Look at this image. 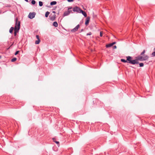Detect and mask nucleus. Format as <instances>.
<instances>
[{
    "instance_id": "10",
    "label": "nucleus",
    "mask_w": 155,
    "mask_h": 155,
    "mask_svg": "<svg viewBox=\"0 0 155 155\" xmlns=\"http://www.w3.org/2000/svg\"><path fill=\"white\" fill-rule=\"evenodd\" d=\"M56 18V15H54L53 16L50 18V19L52 21H54Z\"/></svg>"
},
{
    "instance_id": "9",
    "label": "nucleus",
    "mask_w": 155,
    "mask_h": 155,
    "mask_svg": "<svg viewBox=\"0 0 155 155\" xmlns=\"http://www.w3.org/2000/svg\"><path fill=\"white\" fill-rule=\"evenodd\" d=\"M52 140L55 143L58 145L59 144V141H56L55 138H52Z\"/></svg>"
},
{
    "instance_id": "23",
    "label": "nucleus",
    "mask_w": 155,
    "mask_h": 155,
    "mask_svg": "<svg viewBox=\"0 0 155 155\" xmlns=\"http://www.w3.org/2000/svg\"><path fill=\"white\" fill-rule=\"evenodd\" d=\"M92 35V33L91 32H90L89 33L87 34L86 35L87 36L90 35Z\"/></svg>"
},
{
    "instance_id": "31",
    "label": "nucleus",
    "mask_w": 155,
    "mask_h": 155,
    "mask_svg": "<svg viewBox=\"0 0 155 155\" xmlns=\"http://www.w3.org/2000/svg\"><path fill=\"white\" fill-rule=\"evenodd\" d=\"M112 43V45L113 46L116 43V42H113V43Z\"/></svg>"
},
{
    "instance_id": "30",
    "label": "nucleus",
    "mask_w": 155,
    "mask_h": 155,
    "mask_svg": "<svg viewBox=\"0 0 155 155\" xmlns=\"http://www.w3.org/2000/svg\"><path fill=\"white\" fill-rule=\"evenodd\" d=\"M36 37L38 39H38H39V36L38 35H36Z\"/></svg>"
},
{
    "instance_id": "11",
    "label": "nucleus",
    "mask_w": 155,
    "mask_h": 155,
    "mask_svg": "<svg viewBox=\"0 0 155 155\" xmlns=\"http://www.w3.org/2000/svg\"><path fill=\"white\" fill-rule=\"evenodd\" d=\"M53 25L55 27H57L58 26V23L56 21H54L53 22Z\"/></svg>"
},
{
    "instance_id": "8",
    "label": "nucleus",
    "mask_w": 155,
    "mask_h": 155,
    "mask_svg": "<svg viewBox=\"0 0 155 155\" xmlns=\"http://www.w3.org/2000/svg\"><path fill=\"white\" fill-rule=\"evenodd\" d=\"M90 18L89 17H87V18H86V20L85 22V25H88L89 21H90Z\"/></svg>"
},
{
    "instance_id": "1",
    "label": "nucleus",
    "mask_w": 155,
    "mask_h": 155,
    "mask_svg": "<svg viewBox=\"0 0 155 155\" xmlns=\"http://www.w3.org/2000/svg\"><path fill=\"white\" fill-rule=\"evenodd\" d=\"M148 56L147 55H144L143 57L140 55L137 56L136 58V59L134 60L132 59V57L130 56H128L126 57L127 60L122 59L120 60L122 62L125 63H128L132 64H138L139 62L138 61H145L148 59Z\"/></svg>"
},
{
    "instance_id": "34",
    "label": "nucleus",
    "mask_w": 155,
    "mask_h": 155,
    "mask_svg": "<svg viewBox=\"0 0 155 155\" xmlns=\"http://www.w3.org/2000/svg\"><path fill=\"white\" fill-rule=\"evenodd\" d=\"M26 2H28V0H25Z\"/></svg>"
},
{
    "instance_id": "2",
    "label": "nucleus",
    "mask_w": 155,
    "mask_h": 155,
    "mask_svg": "<svg viewBox=\"0 0 155 155\" xmlns=\"http://www.w3.org/2000/svg\"><path fill=\"white\" fill-rule=\"evenodd\" d=\"M15 25L14 28H20V22L18 21V18H16L15 19Z\"/></svg>"
},
{
    "instance_id": "35",
    "label": "nucleus",
    "mask_w": 155,
    "mask_h": 155,
    "mask_svg": "<svg viewBox=\"0 0 155 155\" xmlns=\"http://www.w3.org/2000/svg\"><path fill=\"white\" fill-rule=\"evenodd\" d=\"M52 12H53V13H55V11H53Z\"/></svg>"
},
{
    "instance_id": "4",
    "label": "nucleus",
    "mask_w": 155,
    "mask_h": 155,
    "mask_svg": "<svg viewBox=\"0 0 155 155\" xmlns=\"http://www.w3.org/2000/svg\"><path fill=\"white\" fill-rule=\"evenodd\" d=\"M81 9L79 7L76 6L73 8V11L74 12H76L80 13Z\"/></svg>"
},
{
    "instance_id": "7",
    "label": "nucleus",
    "mask_w": 155,
    "mask_h": 155,
    "mask_svg": "<svg viewBox=\"0 0 155 155\" xmlns=\"http://www.w3.org/2000/svg\"><path fill=\"white\" fill-rule=\"evenodd\" d=\"M80 11H81L79 13H81L82 14V15L84 16V17H87V15L86 12L85 11H83L81 9Z\"/></svg>"
},
{
    "instance_id": "38",
    "label": "nucleus",
    "mask_w": 155,
    "mask_h": 155,
    "mask_svg": "<svg viewBox=\"0 0 155 155\" xmlns=\"http://www.w3.org/2000/svg\"><path fill=\"white\" fill-rule=\"evenodd\" d=\"M1 58V56H0V58Z\"/></svg>"
},
{
    "instance_id": "32",
    "label": "nucleus",
    "mask_w": 155,
    "mask_h": 155,
    "mask_svg": "<svg viewBox=\"0 0 155 155\" xmlns=\"http://www.w3.org/2000/svg\"><path fill=\"white\" fill-rule=\"evenodd\" d=\"M117 48V46L116 45L114 46L113 47V48L114 49H116Z\"/></svg>"
},
{
    "instance_id": "24",
    "label": "nucleus",
    "mask_w": 155,
    "mask_h": 155,
    "mask_svg": "<svg viewBox=\"0 0 155 155\" xmlns=\"http://www.w3.org/2000/svg\"><path fill=\"white\" fill-rule=\"evenodd\" d=\"M152 56H155V51H153L152 54Z\"/></svg>"
},
{
    "instance_id": "39",
    "label": "nucleus",
    "mask_w": 155,
    "mask_h": 155,
    "mask_svg": "<svg viewBox=\"0 0 155 155\" xmlns=\"http://www.w3.org/2000/svg\"><path fill=\"white\" fill-rule=\"evenodd\" d=\"M132 68H134L133 67H131Z\"/></svg>"
},
{
    "instance_id": "19",
    "label": "nucleus",
    "mask_w": 155,
    "mask_h": 155,
    "mask_svg": "<svg viewBox=\"0 0 155 155\" xmlns=\"http://www.w3.org/2000/svg\"><path fill=\"white\" fill-rule=\"evenodd\" d=\"M39 5L40 6H42L43 5V3L42 2L39 1Z\"/></svg>"
},
{
    "instance_id": "20",
    "label": "nucleus",
    "mask_w": 155,
    "mask_h": 155,
    "mask_svg": "<svg viewBox=\"0 0 155 155\" xmlns=\"http://www.w3.org/2000/svg\"><path fill=\"white\" fill-rule=\"evenodd\" d=\"M31 3L32 5H34L36 3V2L34 0H32L31 1Z\"/></svg>"
},
{
    "instance_id": "15",
    "label": "nucleus",
    "mask_w": 155,
    "mask_h": 155,
    "mask_svg": "<svg viewBox=\"0 0 155 155\" xmlns=\"http://www.w3.org/2000/svg\"><path fill=\"white\" fill-rule=\"evenodd\" d=\"M20 29V28H14V32L16 33L18 32Z\"/></svg>"
},
{
    "instance_id": "22",
    "label": "nucleus",
    "mask_w": 155,
    "mask_h": 155,
    "mask_svg": "<svg viewBox=\"0 0 155 155\" xmlns=\"http://www.w3.org/2000/svg\"><path fill=\"white\" fill-rule=\"evenodd\" d=\"M145 52V50H143V51L140 54V55H143L144 54Z\"/></svg>"
},
{
    "instance_id": "12",
    "label": "nucleus",
    "mask_w": 155,
    "mask_h": 155,
    "mask_svg": "<svg viewBox=\"0 0 155 155\" xmlns=\"http://www.w3.org/2000/svg\"><path fill=\"white\" fill-rule=\"evenodd\" d=\"M57 4L56 1H52L50 3V5H55Z\"/></svg>"
},
{
    "instance_id": "26",
    "label": "nucleus",
    "mask_w": 155,
    "mask_h": 155,
    "mask_svg": "<svg viewBox=\"0 0 155 155\" xmlns=\"http://www.w3.org/2000/svg\"><path fill=\"white\" fill-rule=\"evenodd\" d=\"M19 51H16L15 52V55H17L19 53Z\"/></svg>"
},
{
    "instance_id": "17",
    "label": "nucleus",
    "mask_w": 155,
    "mask_h": 155,
    "mask_svg": "<svg viewBox=\"0 0 155 155\" xmlns=\"http://www.w3.org/2000/svg\"><path fill=\"white\" fill-rule=\"evenodd\" d=\"M40 41V39H38L37 40H36L35 41V44H38L39 43Z\"/></svg>"
},
{
    "instance_id": "36",
    "label": "nucleus",
    "mask_w": 155,
    "mask_h": 155,
    "mask_svg": "<svg viewBox=\"0 0 155 155\" xmlns=\"http://www.w3.org/2000/svg\"><path fill=\"white\" fill-rule=\"evenodd\" d=\"M83 31V29H81V31L82 32V31Z\"/></svg>"
},
{
    "instance_id": "5",
    "label": "nucleus",
    "mask_w": 155,
    "mask_h": 155,
    "mask_svg": "<svg viewBox=\"0 0 155 155\" xmlns=\"http://www.w3.org/2000/svg\"><path fill=\"white\" fill-rule=\"evenodd\" d=\"M80 27L79 24L78 25L74 28L71 30V32L72 33H74Z\"/></svg>"
},
{
    "instance_id": "14",
    "label": "nucleus",
    "mask_w": 155,
    "mask_h": 155,
    "mask_svg": "<svg viewBox=\"0 0 155 155\" xmlns=\"http://www.w3.org/2000/svg\"><path fill=\"white\" fill-rule=\"evenodd\" d=\"M113 45L111 43L107 44L106 45V47L107 48H109L112 46Z\"/></svg>"
},
{
    "instance_id": "21",
    "label": "nucleus",
    "mask_w": 155,
    "mask_h": 155,
    "mask_svg": "<svg viewBox=\"0 0 155 155\" xmlns=\"http://www.w3.org/2000/svg\"><path fill=\"white\" fill-rule=\"evenodd\" d=\"M140 67H143L144 66V64L143 63H141L139 64Z\"/></svg>"
},
{
    "instance_id": "33",
    "label": "nucleus",
    "mask_w": 155,
    "mask_h": 155,
    "mask_svg": "<svg viewBox=\"0 0 155 155\" xmlns=\"http://www.w3.org/2000/svg\"><path fill=\"white\" fill-rule=\"evenodd\" d=\"M14 36H16V35H17V33L14 32Z\"/></svg>"
},
{
    "instance_id": "3",
    "label": "nucleus",
    "mask_w": 155,
    "mask_h": 155,
    "mask_svg": "<svg viewBox=\"0 0 155 155\" xmlns=\"http://www.w3.org/2000/svg\"><path fill=\"white\" fill-rule=\"evenodd\" d=\"M36 14L35 12H30L28 15V17L29 18L32 19L35 17Z\"/></svg>"
},
{
    "instance_id": "6",
    "label": "nucleus",
    "mask_w": 155,
    "mask_h": 155,
    "mask_svg": "<svg viewBox=\"0 0 155 155\" xmlns=\"http://www.w3.org/2000/svg\"><path fill=\"white\" fill-rule=\"evenodd\" d=\"M72 12V11L71 10H67L66 11H65L63 15V17H64L65 16H67L68 15L70 14Z\"/></svg>"
},
{
    "instance_id": "37",
    "label": "nucleus",
    "mask_w": 155,
    "mask_h": 155,
    "mask_svg": "<svg viewBox=\"0 0 155 155\" xmlns=\"http://www.w3.org/2000/svg\"><path fill=\"white\" fill-rule=\"evenodd\" d=\"M154 50H155V48H154V49H153Z\"/></svg>"
},
{
    "instance_id": "25",
    "label": "nucleus",
    "mask_w": 155,
    "mask_h": 155,
    "mask_svg": "<svg viewBox=\"0 0 155 155\" xmlns=\"http://www.w3.org/2000/svg\"><path fill=\"white\" fill-rule=\"evenodd\" d=\"M5 7H11V5L9 4H7L6 5Z\"/></svg>"
},
{
    "instance_id": "13",
    "label": "nucleus",
    "mask_w": 155,
    "mask_h": 155,
    "mask_svg": "<svg viewBox=\"0 0 155 155\" xmlns=\"http://www.w3.org/2000/svg\"><path fill=\"white\" fill-rule=\"evenodd\" d=\"M14 29V28L12 27L10 28V29H9V32L10 33H11V34H12V32H13V30Z\"/></svg>"
},
{
    "instance_id": "18",
    "label": "nucleus",
    "mask_w": 155,
    "mask_h": 155,
    "mask_svg": "<svg viewBox=\"0 0 155 155\" xmlns=\"http://www.w3.org/2000/svg\"><path fill=\"white\" fill-rule=\"evenodd\" d=\"M16 60L17 58H14L11 59V61L12 62H14Z\"/></svg>"
},
{
    "instance_id": "28",
    "label": "nucleus",
    "mask_w": 155,
    "mask_h": 155,
    "mask_svg": "<svg viewBox=\"0 0 155 155\" xmlns=\"http://www.w3.org/2000/svg\"><path fill=\"white\" fill-rule=\"evenodd\" d=\"M102 36H103L102 33V31H101L100 32V36L101 37Z\"/></svg>"
},
{
    "instance_id": "27",
    "label": "nucleus",
    "mask_w": 155,
    "mask_h": 155,
    "mask_svg": "<svg viewBox=\"0 0 155 155\" xmlns=\"http://www.w3.org/2000/svg\"><path fill=\"white\" fill-rule=\"evenodd\" d=\"M72 8V7H69L68 8V10H70Z\"/></svg>"
},
{
    "instance_id": "16",
    "label": "nucleus",
    "mask_w": 155,
    "mask_h": 155,
    "mask_svg": "<svg viewBox=\"0 0 155 155\" xmlns=\"http://www.w3.org/2000/svg\"><path fill=\"white\" fill-rule=\"evenodd\" d=\"M49 14L50 12H49L48 11L45 14V17L46 18L48 17Z\"/></svg>"
},
{
    "instance_id": "29",
    "label": "nucleus",
    "mask_w": 155,
    "mask_h": 155,
    "mask_svg": "<svg viewBox=\"0 0 155 155\" xmlns=\"http://www.w3.org/2000/svg\"><path fill=\"white\" fill-rule=\"evenodd\" d=\"M67 1L68 2H73L74 1V0H67Z\"/></svg>"
}]
</instances>
